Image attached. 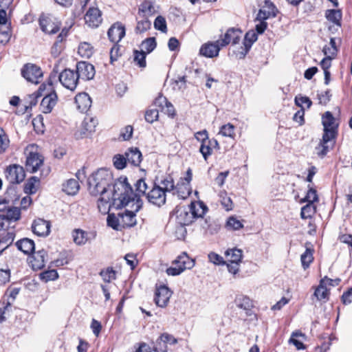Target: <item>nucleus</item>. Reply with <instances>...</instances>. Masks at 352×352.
I'll return each instance as SVG.
<instances>
[{
  "instance_id": "nucleus-1",
  "label": "nucleus",
  "mask_w": 352,
  "mask_h": 352,
  "mask_svg": "<svg viewBox=\"0 0 352 352\" xmlns=\"http://www.w3.org/2000/svg\"><path fill=\"white\" fill-rule=\"evenodd\" d=\"M111 173L104 168L98 170L88 178V189L93 196L100 195L98 200V208L102 214H107L113 205L114 198H118L120 194L116 192V186L112 187Z\"/></svg>"
},
{
  "instance_id": "nucleus-2",
  "label": "nucleus",
  "mask_w": 352,
  "mask_h": 352,
  "mask_svg": "<svg viewBox=\"0 0 352 352\" xmlns=\"http://www.w3.org/2000/svg\"><path fill=\"white\" fill-rule=\"evenodd\" d=\"M122 190L118 198H114L113 205L116 208H118L122 206H129L135 211H138L141 206L142 202L140 198L141 195H146L148 186L144 179H138L135 186L137 193H134L132 188L128 184H120Z\"/></svg>"
},
{
  "instance_id": "nucleus-3",
  "label": "nucleus",
  "mask_w": 352,
  "mask_h": 352,
  "mask_svg": "<svg viewBox=\"0 0 352 352\" xmlns=\"http://www.w3.org/2000/svg\"><path fill=\"white\" fill-rule=\"evenodd\" d=\"M322 124L324 126V134L322 140L319 145L316 147V153L319 156H324L329 148L332 147L334 144V138L336 134V128L338 124L336 120L329 111L325 112L322 116Z\"/></svg>"
},
{
  "instance_id": "nucleus-4",
  "label": "nucleus",
  "mask_w": 352,
  "mask_h": 352,
  "mask_svg": "<svg viewBox=\"0 0 352 352\" xmlns=\"http://www.w3.org/2000/svg\"><path fill=\"white\" fill-rule=\"evenodd\" d=\"M206 210V208L201 204H192L190 207H178L175 210L177 221L182 226L190 225L194 219L202 217Z\"/></svg>"
},
{
  "instance_id": "nucleus-5",
  "label": "nucleus",
  "mask_w": 352,
  "mask_h": 352,
  "mask_svg": "<svg viewBox=\"0 0 352 352\" xmlns=\"http://www.w3.org/2000/svg\"><path fill=\"white\" fill-rule=\"evenodd\" d=\"M38 147L34 144L28 145L24 151L26 155L25 166L28 171L35 173L43 164V158L38 152Z\"/></svg>"
},
{
  "instance_id": "nucleus-6",
  "label": "nucleus",
  "mask_w": 352,
  "mask_h": 352,
  "mask_svg": "<svg viewBox=\"0 0 352 352\" xmlns=\"http://www.w3.org/2000/svg\"><path fill=\"white\" fill-rule=\"evenodd\" d=\"M39 25L43 32L52 34L59 30L60 23L52 14H43L39 18Z\"/></svg>"
},
{
  "instance_id": "nucleus-7",
  "label": "nucleus",
  "mask_w": 352,
  "mask_h": 352,
  "mask_svg": "<svg viewBox=\"0 0 352 352\" xmlns=\"http://www.w3.org/2000/svg\"><path fill=\"white\" fill-rule=\"evenodd\" d=\"M21 75L28 82L38 84L43 74L38 66L32 63H27L21 69Z\"/></svg>"
},
{
  "instance_id": "nucleus-8",
  "label": "nucleus",
  "mask_w": 352,
  "mask_h": 352,
  "mask_svg": "<svg viewBox=\"0 0 352 352\" xmlns=\"http://www.w3.org/2000/svg\"><path fill=\"white\" fill-rule=\"evenodd\" d=\"M78 79L79 78L76 72L69 69H64L58 75V80L61 85L71 91L76 89L78 82Z\"/></svg>"
},
{
  "instance_id": "nucleus-9",
  "label": "nucleus",
  "mask_w": 352,
  "mask_h": 352,
  "mask_svg": "<svg viewBox=\"0 0 352 352\" xmlns=\"http://www.w3.org/2000/svg\"><path fill=\"white\" fill-rule=\"evenodd\" d=\"M6 177L11 184H19L25 179L23 168L17 164L8 166L5 170Z\"/></svg>"
},
{
  "instance_id": "nucleus-10",
  "label": "nucleus",
  "mask_w": 352,
  "mask_h": 352,
  "mask_svg": "<svg viewBox=\"0 0 352 352\" xmlns=\"http://www.w3.org/2000/svg\"><path fill=\"white\" fill-rule=\"evenodd\" d=\"M195 138L201 142L199 151L203 155V157L206 161L209 156L212 155V145L208 143V133L204 129L195 133Z\"/></svg>"
},
{
  "instance_id": "nucleus-11",
  "label": "nucleus",
  "mask_w": 352,
  "mask_h": 352,
  "mask_svg": "<svg viewBox=\"0 0 352 352\" xmlns=\"http://www.w3.org/2000/svg\"><path fill=\"white\" fill-rule=\"evenodd\" d=\"M148 201L157 206H161L166 203V194L164 190L155 184L152 189L146 194Z\"/></svg>"
},
{
  "instance_id": "nucleus-12",
  "label": "nucleus",
  "mask_w": 352,
  "mask_h": 352,
  "mask_svg": "<svg viewBox=\"0 0 352 352\" xmlns=\"http://www.w3.org/2000/svg\"><path fill=\"white\" fill-rule=\"evenodd\" d=\"M172 296V292L165 285H161L157 287L155 294V302L160 307H165L167 306L170 298Z\"/></svg>"
},
{
  "instance_id": "nucleus-13",
  "label": "nucleus",
  "mask_w": 352,
  "mask_h": 352,
  "mask_svg": "<svg viewBox=\"0 0 352 352\" xmlns=\"http://www.w3.org/2000/svg\"><path fill=\"white\" fill-rule=\"evenodd\" d=\"M76 73L79 78L89 80L94 77L96 72L93 65L82 61L76 65Z\"/></svg>"
},
{
  "instance_id": "nucleus-14",
  "label": "nucleus",
  "mask_w": 352,
  "mask_h": 352,
  "mask_svg": "<svg viewBox=\"0 0 352 352\" xmlns=\"http://www.w3.org/2000/svg\"><path fill=\"white\" fill-rule=\"evenodd\" d=\"M58 101V96L56 91L47 93L42 99L40 104V110L43 113H50L56 106Z\"/></svg>"
},
{
  "instance_id": "nucleus-15",
  "label": "nucleus",
  "mask_w": 352,
  "mask_h": 352,
  "mask_svg": "<svg viewBox=\"0 0 352 352\" xmlns=\"http://www.w3.org/2000/svg\"><path fill=\"white\" fill-rule=\"evenodd\" d=\"M221 45L215 42H208L201 45L199 50V54L206 58H213L219 55Z\"/></svg>"
},
{
  "instance_id": "nucleus-16",
  "label": "nucleus",
  "mask_w": 352,
  "mask_h": 352,
  "mask_svg": "<svg viewBox=\"0 0 352 352\" xmlns=\"http://www.w3.org/2000/svg\"><path fill=\"white\" fill-rule=\"evenodd\" d=\"M242 35V32L239 30L234 28L229 29L224 34L223 37L217 40L222 47L228 45L230 43L233 45L239 43Z\"/></svg>"
},
{
  "instance_id": "nucleus-17",
  "label": "nucleus",
  "mask_w": 352,
  "mask_h": 352,
  "mask_svg": "<svg viewBox=\"0 0 352 352\" xmlns=\"http://www.w3.org/2000/svg\"><path fill=\"white\" fill-rule=\"evenodd\" d=\"M85 20L89 27H98L102 21L100 10L97 8H90L85 16Z\"/></svg>"
},
{
  "instance_id": "nucleus-18",
  "label": "nucleus",
  "mask_w": 352,
  "mask_h": 352,
  "mask_svg": "<svg viewBox=\"0 0 352 352\" xmlns=\"http://www.w3.org/2000/svg\"><path fill=\"white\" fill-rule=\"evenodd\" d=\"M122 207H129L131 208V210H126L124 212H119L122 228H129L135 226L136 224V219H135V211L134 209L131 208V204L129 206H122ZM122 208V206H120ZM120 208V207L118 208Z\"/></svg>"
},
{
  "instance_id": "nucleus-19",
  "label": "nucleus",
  "mask_w": 352,
  "mask_h": 352,
  "mask_svg": "<svg viewBox=\"0 0 352 352\" xmlns=\"http://www.w3.org/2000/svg\"><path fill=\"white\" fill-rule=\"evenodd\" d=\"M32 231L40 236H46L50 232V223L42 219H36L32 224Z\"/></svg>"
},
{
  "instance_id": "nucleus-20",
  "label": "nucleus",
  "mask_w": 352,
  "mask_h": 352,
  "mask_svg": "<svg viewBox=\"0 0 352 352\" xmlns=\"http://www.w3.org/2000/svg\"><path fill=\"white\" fill-rule=\"evenodd\" d=\"M153 106L159 108L160 111H162L169 116H173L175 115L174 107L164 96H161L157 98L154 101Z\"/></svg>"
},
{
  "instance_id": "nucleus-21",
  "label": "nucleus",
  "mask_w": 352,
  "mask_h": 352,
  "mask_svg": "<svg viewBox=\"0 0 352 352\" xmlns=\"http://www.w3.org/2000/svg\"><path fill=\"white\" fill-rule=\"evenodd\" d=\"M21 211L18 208L8 209L6 214H0V230L10 221H16L20 219Z\"/></svg>"
},
{
  "instance_id": "nucleus-22",
  "label": "nucleus",
  "mask_w": 352,
  "mask_h": 352,
  "mask_svg": "<svg viewBox=\"0 0 352 352\" xmlns=\"http://www.w3.org/2000/svg\"><path fill=\"white\" fill-rule=\"evenodd\" d=\"M107 34L111 42L118 43L125 35L124 27L121 23H114L109 29Z\"/></svg>"
},
{
  "instance_id": "nucleus-23",
  "label": "nucleus",
  "mask_w": 352,
  "mask_h": 352,
  "mask_svg": "<svg viewBox=\"0 0 352 352\" xmlns=\"http://www.w3.org/2000/svg\"><path fill=\"white\" fill-rule=\"evenodd\" d=\"M47 253L44 250H38L33 253L29 258L30 263L34 270H40L45 266Z\"/></svg>"
},
{
  "instance_id": "nucleus-24",
  "label": "nucleus",
  "mask_w": 352,
  "mask_h": 352,
  "mask_svg": "<svg viewBox=\"0 0 352 352\" xmlns=\"http://www.w3.org/2000/svg\"><path fill=\"white\" fill-rule=\"evenodd\" d=\"M77 109L81 112L87 111L91 105V100L87 93H80L75 97Z\"/></svg>"
},
{
  "instance_id": "nucleus-25",
  "label": "nucleus",
  "mask_w": 352,
  "mask_h": 352,
  "mask_svg": "<svg viewBox=\"0 0 352 352\" xmlns=\"http://www.w3.org/2000/svg\"><path fill=\"white\" fill-rule=\"evenodd\" d=\"M173 265L184 268V271L192 268L195 265V261L190 258L186 252H183L173 261Z\"/></svg>"
},
{
  "instance_id": "nucleus-26",
  "label": "nucleus",
  "mask_w": 352,
  "mask_h": 352,
  "mask_svg": "<svg viewBox=\"0 0 352 352\" xmlns=\"http://www.w3.org/2000/svg\"><path fill=\"white\" fill-rule=\"evenodd\" d=\"M129 164L134 166H138L142 160V155L138 148H130L125 153Z\"/></svg>"
},
{
  "instance_id": "nucleus-27",
  "label": "nucleus",
  "mask_w": 352,
  "mask_h": 352,
  "mask_svg": "<svg viewBox=\"0 0 352 352\" xmlns=\"http://www.w3.org/2000/svg\"><path fill=\"white\" fill-rule=\"evenodd\" d=\"M266 6L261 9L257 14L256 21H265L270 16H275V7L274 6L269 2H265Z\"/></svg>"
},
{
  "instance_id": "nucleus-28",
  "label": "nucleus",
  "mask_w": 352,
  "mask_h": 352,
  "mask_svg": "<svg viewBox=\"0 0 352 352\" xmlns=\"http://www.w3.org/2000/svg\"><path fill=\"white\" fill-rule=\"evenodd\" d=\"M98 121L95 118H85L81 124L80 135H87L95 131Z\"/></svg>"
},
{
  "instance_id": "nucleus-29",
  "label": "nucleus",
  "mask_w": 352,
  "mask_h": 352,
  "mask_svg": "<svg viewBox=\"0 0 352 352\" xmlns=\"http://www.w3.org/2000/svg\"><path fill=\"white\" fill-rule=\"evenodd\" d=\"M67 31L63 30L57 37L56 41L54 43L51 49V54L53 57H58L61 53L63 46L62 44L63 41L66 37Z\"/></svg>"
},
{
  "instance_id": "nucleus-30",
  "label": "nucleus",
  "mask_w": 352,
  "mask_h": 352,
  "mask_svg": "<svg viewBox=\"0 0 352 352\" xmlns=\"http://www.w3.org/2000/svg\"><path fill=\"white\" fill-rule=\"evenodd\" d=\"M155 12L153 3L150 1H144L141 3L138 10V15L140 17H149L154 14Z\"/></svg>"
},
{
  "instance_id": "nucleus-31",
  "label": "nucleus",
  "mask_w": 352,
  "mask_h": 352,
  "mask_svg": "<svg viewBox=\"0 0 352 352\" xmlns=\"http://www.w3.org/2000/svg\"><path fill=\"white\" fill-rule=\"evenodd\" d=\"M17 248L25 254H30L34 250V242L28 238L18 241L16 243Z\"/></svg>"
},
{
  "instance_id": "nucleus-32",
  "label": "nucleus",
  "mask_w": 352,
  "mask_h": 352,
  "mask_svg": "<svg viewBox=\"0 0 352 352\" xmlns=\"http://www.w3.org/2000/svg\"><path fill=\"white\" fill-rule=\"evenodd\" d=\"M226 262L228 263H241L243 258V252L238 248L228 249L225 252Z\"/></svg>"
},
{
  "instance_id": "nucleus-33",
  "label": "nucleus",
  "mask_w": 352,
  "mask_h": 352,
  "mask_svg": "<svg viewBox=\"0 0 352 352\" xmlns=\"http://www.w3.org/2000/svg\"><path fill=\"white\" fill-rule=\"evenodd\" d=\"M314 296L319 301L327 302L329 300V292L324 281H320L319 285L316 288Z\"/></svg>"
},
{
  "instance_id": "nucleus-34",
  "label": "nucleus",
  "mask_w": 352,
  "mask_h": 352,
  "mask_svg": "<svg viewBox=\"0 0 352 352\" xmlns=\"http://www.w3.org/2000/svg\"><path fill=\"white\" fill-rule=\"evenodd\" d=\"M72 237L76 245H83L89 240V233L81 229H76L72 232Z\"/></svg>"
},
{
  "instance_id": "nucleus-35",
  "label": "nucleus",
  "mask_w": 352,
  "mask_h": 352,
  "mask_svg": "<svg viewBox=\"0 0 352 352\" xmlns=\"http://www.w3.org/2000/svg\"><path fill=\"white\" fill-rule=\"evenodd\" d=\"M80 188V185L76 179H70L66 181L63 184V190L67 195H76Z\"/></svg>"
},
{
  "instance_id": "nucleus-36",
  "label": "nucleus",
  "mask_w": 352,
  "mask_h": 352,
  "mask_svg": "<svg viewBox=\"0 0 352 352\" xmlns=\"http://www.w3.org/2000/svg\"><path fill=\"white\" fill-rule=\"evenodd\" d=\"M157 186L162 189L165 194L166 192L173 191L176 188L173 179L170 175H168L160 180L157 184Z\"/></svg>"
},
{
  "instance_id": "nucleus-37",
  "label": "nucleus",
  "mask_w": 352,
  "mask_h": 352,
  "mask_svg": "<svg viewBox=\"0 0 352 352\" xmlns=\"http://www.w3.org/2000/svg\"><path fill=\"white\" fill-rule=\"evenodd\" d=\"M327 19L336 25L341 26L342 12L340 10H327L325 13Z\"/></svg>"
},
{
  "instance_id": "nucleus-38",
  "label": "nucleus",
  "mask_w": 352,
  "mask_h": 352,
  "mask_svg": "<svg viewBox=\"0 0 352 352\" xmlns=\"http://www.w3.org/2000/svg\"><path fill=\"white\" fill-rule=\"evenodd\" d=\"M0 237L1 239L2 247L6 249L13 242L15 234L12 230L6 231L3 227L2 230H0Z\"/></svg>"
},
{
  "instance_id": "nucleus-39",
  "label": "nucleus",
  "mask_w": 352,
  "mask_h": 352,
  "mask_svg": "<svg viewBox=\"0 0 352 352\" xmlns=\"http://www.w3.org/2000/svg\"><path fill=\"white\" fill-rule=\"evenodd\" d=\"M46 85L41 84L38 90L33 94L28 96L27 102L28 103V107H32L37 104L38 98L42 96L43 92L45 91Z\"/></svg>"
},
{
  "instance_id": "nucleus-40",
  "label": "nucleus",
  "mask_w": 352,
  "mask_h": 352,
  "mask_svg": "<svg viewBox=\"0 0 352 352\" xmlns=\"http://www.w3.org/2000/svg\"><path fill=\"white\" fill-rule=\"evenodd\" d=\"M257 34L254 30L248 31L245 35L244 38L243 44L245 45V52L243 54V56L247 54V52L250 49L253 43H254L257 40Z\"/></svg>"
},
{
  "instance_id": "nucleus-41",
  "label": "nucleus",
  "mask_w": 352,
  "mask_h": 352,
  "mask_svg": "<svg viewBox=\"0 0 352 352\" xmlns=\"http://www.w3.org/2000/svg\"><path fill=\"white\" fill-rule=\"evenodd\" d=\"M157 43L154 37H149L141 43V52H144L146 54L151 53L155 47Z\"/></svg>"
},
{
  "instance_id": "nucleus-42",
  "label": "nucleus",
  "mask_w": 352,
  "mask_h": 352,
  "mask_svg": "<svg viewBox=\"0 0 352 352\" xmlns=\"http://www.w3.org/2000/svg\"><path fill=\"white\" fill-rule=\"evenodd\" d=\"M235 303L239 308L246 311L250 310L252 307L251 300L248 297L242 295L238 296L236 298Z\"/></svg>"
},
{
  "instance_id": "nucleus-43",
  "label": "nucleus",
  "mask_w": 352,
  "mask_h": 352,
  "mask_svg": "<svg viewBox=\"0 0 352 352\" xmlns=\"http://www.w3.org/2000/svg\"><path fill=\"white\" fill-rule=\"evenodd\" d=\"M78 52L80 56L89 58L92 56L94 53V48L88 43H82L78 47Z\"/></svg>"
},
{
  "instance_id": "nucleus-44",
  "label": "nucleus",
  "mask_w": 352,
  "mask_h": 352,
  "mask_svg": "<svg viewBox=\"0 0 352 352\" xmlns=\"http://www.w3.org/2000/svg\"><path fill=\"white\" fill-rule=\"evenodd\" d=\"M313 250L310 248H306L305 252L300 256V261L302 267L305 270L309 267L310 263L313 261Z\"/></svg>"
},
{
  "instance_id": "nucleus-45",
  "label": "nucleus",
  "mask_w": 352,
  "mask_h": 352,
  "mask_svg": "<svg viewBox=\"0 0 352 352\" xmlns=\"http://www.w3.org/2000/svg\"><path fill=\"white\" fill-rule=\"evenodd\" d=\"M234 130V126L230 123H228L221 126L218 135L234 139L235 137Z\"/></svg>"
},
{
  "instance_id": "nucleus-46",
  "label": "nucleus",
  "mask_w": 352,
  "mask_h": 352,
  "mask_svg": "<svg viewBox=\"0 0 352 352\" xmlns=\"http://www.w3.org/2000/svg\"><path fill=\"white\" fill-rule=\"evenodd\" d=\"M120 219V213H118L117 216L114 214H109L107 217V225L114 230H121L122 226Z\"/></svg>"
},
{
  "instance_id": "nucleus-47",
  "label": "nucleus",
  "mask_w": 352,
  "mask_h": 352,
  "mask_svg": "<svg viewBox=\"0 0 352 352\" xmlns=\"http://www.w3.org/2000/svg\"><path fill=\"white\" fill-rule=\"evenodd\" d=\"M316 211V207L313 204H307L301 208L300 217L302 219H311Z\"/></svg>"
},
{
  "instance_id": "nucleus-48",
  "label": "nucleus",
  "mask_w": 352,
  "mask_h": 352,
  "mask_svg": "<svg viewBox=\"0 0 352 352\" xmlns=\"http://www.w3.org/2000/svg\"><path fill=\"white\" fill-rule=\"evenodd\" d=\"M113 163L115 168L118 170H122L128 164L125 153L124 155H115L113 157Z\"/></svg>"
},
{
  "instance_id": "nucleus-49",
  "label": "nucleus",
  "mask_w": 352,
  "mask_h": 352,
  "mask_svg": "<svg viewBox=\"0 0 352 352\" xmlns=\"http://www.w3.org/2000/svg\"><path fill=\"white\" fill-rule=\"evenodd\" d=\"M11 38V30L10 25L0 26V43L3 45L9 42Z\"/></svg>"
},
{
  "instance_id": "nucleus-50",
  "label": "nucleus",
  "mask_w": 352,
  "mask_h": 352,
  "mask_svg": "<svg viewBox=\"0 0 352 352\" xmlns=\"http://www.w3.org/2000/svg\"><path fill=\"white\" fill-rule=\"evenodd\" d=\"M39 183V179L36 177H32L25 185V192L26 193L34 194L36 192V184Z\"/></svg>"
},
{
  "instance_id": "nucleus-51",
  "label": "nucleus",
  "mask_w": 352,
  "mask_h": 352,
  "mask_svg": "<svg viewBox=\"0 0 352 352\" xmlns=\"http://www.w3.org/2000/svg\"><path fill=\"white\" fill-rule=\"evenodd\" d=\"M154 28L163 33L168 31L166 19L162 16H158L154 21Z\"/></svg>"
},
{
  "instance_id": "nucleus-52",
  "label": "nucleus",
  "mask_w": 352,
  "mask_h": 352,
  "mask_svg": "<svg viewBox=\"0 0 352 352\" xmlns=\"http://www.w3.org/2000/svg\"><path fill=\"white\" fill-rule=\"evenodd\" d=\"M151 26V21L148 19V18L144 17L142 18V20L138 21L137 26L135 28V31L138 33H142L149 30Z\"/></svg>"
},
{
  "instance_id": "nucleus-53",
  "label": "nucleus",
  "mask_w": 352,
  "mask_h": 352,
  "mask_svg": "<svg viewBox=\"0 0 352 352\" xmlns=\"http://www.w3.org/2000/svg\"><path fill=\"white\" fill-rule=\"evenodd\" d=\"M226 226L229 230H238L243 227V224L236 217H230L227 221Z\"/></svg>"
},
{
  "instance_id": "nucleus-54",
  "label": "nucleus",
  "mask_w": 352,
  "mask_h": 352,
  "mask_svg": "<svg viewBox=\"0 0 352 352\" xmlns=\"http://www.w3.org/2000/svg\"><path fill=\"white\" fill-rule=\"evenodd\" d=\"M146 54L144 52L134 51V62L140 67H146Z\"/></svg>"
},
{
  "instance_id": "nucleus-55",
  "label": "nucleus",
  "mask_w": 352,
  "mask_h": 352,
  "mask_svg": "<svg viewBox=\"0 0 352 352\" xmlns=\"http://www.w3.org/2000/svg\"><path fill=\"white\" fill-rule=\"evenodd\" d=\"M318 195L316 190L313 188H309L305 197L301 200V202H307V204H313L318 201Z\"/></svg>"
},
{
  "instance_id": "nucleus-56",
  "label": "nucleus",
  "mask_w": 352,
  "mask_h": 352,
  "mask_svg": "<svg viewBox=\"0 0 352 352\" xmlns=\"http://www.w3.org/2000/svg\"><path fill=\"white\" fill-rule=\"evenodd\" d=\"M159 111L160 109L157 107L147 110L145 113V120L149 123H153L157 120Z\"/></svg>"
},
{
  "instance_id": "nucleus-57",
  "label": "nucleus",
  "mask_w": 352,
  "mask_h": 352,
  "mask_svg": "<svg viewBox=\"0 0 352 352\" xmlns=\"http://www.w3.org/2000/svg\"><path fill=\"white\" fill-rule=\"evenodd\" d=\"M302 336L303 335L301 333L293 332L292 334V337L289 340V342L290 344H294L298 350L304 349L305 346H304L303 343L301 341L296 339V337Z\"/></svg>"
},
{
  "instance_id": "nucleus-58",
  "label": "nucleus",
  "mask_w": 352,
  "mask_h": 352,
  "mask_svg": "<svg viewBox=\"0 0 352 352\" xmlns=\"http://www.w3.org/2000/svg\"><path fill=\"white\" fill-rule=\"evenodd\" d=\"M208 260L210 262L214 265H225L226 261H224L223 258L215 252H210L208 255Z\"/></svg>"
},
{
  "instance_id": "nucleus-59",
  "label": "nucleus",
  "mask_w": 352,
  "mask_h": 352,
  "mask_svg": "<svg viewBox=\"0 0 352 352\" xmlns=\"http://www.w3.org/2000/svg\"><path fill=\"white\" fill-rule=\"evenodd\" d=\"M100 275L102 279L107 283L116 279V272L112 268H107L106 270L102 271Z\"/></svg>"
},
{
  "instance_id": "nucleus-60",
  "label": "nucleus",
  "mask_w": 352,
  "mask_h": 352,
  "mask_svg": "<svg viewBox=\"0 0 352 352\" xmlns=\"http://www.w3.org/2000/svg\"><path fill=\"white\" fill-rule=\"evenodd\" d=\"M56 67L57 66H55L54 68ZM57 72L58 71H55V69H54L53 72L50 74L47 83H44L46 85L45 90H47L48 93H51L52 91H55L54 87V81L56 80Z\"/></svg>"
},
{
  "instance_id": "nucleus-61",
  "label": "nucleus",
  "mask_w": 352,
  "mask_h": 352,
  "mask_svg": "<svg viewBox=\"0 0 352 352\" xmlns=\"http://www.w3.org/2000/svg\"><path fill=\"white\" fill-rule=\"evenodd\" d=\"M219 196L221 198V203L226 210H232L233 204L230 197H228L226 192H221Z\"/></svg>"
},
{
  "instance_id": "nucleus-62",
  "label": "nucleus",
  "mask_w": 352,
  "mask_h": 352,
  "mask_svg": "<svg viewBox=\"0 0 352 352\" xmlns=\"http://www.w3.org/2000/svg\"><path fill=\"white\" fill-rule=\"evenodd\" d=\"M41 279L45 280V282L50 281V280H56L58 277V273L56 270H52L49 271L44 272L41 275Z\"/></svg>"
},
{
  "instance_id": "nucleus-63",
  "label": "nucleus",
  "mask_w": 352,
  "mask_h": 352,
  "mask_svg": "<svg viewBox=\"0 0 352 352\" xmlns=\"http://www.w3.org/2000/svg\"><path fill=\"white\" fill-rule=\"evenodd\" d=\"M159 340L164 342L166 345V344H175L177 342V340L172 335H170L167 333H162Z\"/></svg>"
},
{
  "instance_id": "nucleus-64",
  "label": "nucleus",
  "mask_w": 352,
  "mask_h": 352,
  "mask_svg": "<svg viewBox=\"0 0 352 352\" xmlns=\"http://www.w3.org/2000/svg\"><path fill=\"white\" fill-rule=\"evenodd\" d=\"M322 51L326 57L334 58L337 54L338 50L336 47H330L329 45H326L324 47Z\"/></svg>"
}]
</instances>
